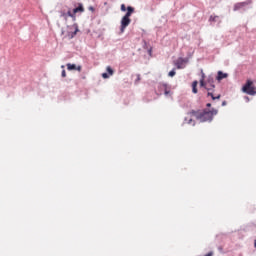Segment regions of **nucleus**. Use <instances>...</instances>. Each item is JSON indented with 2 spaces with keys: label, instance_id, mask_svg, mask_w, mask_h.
<instances>
[{
  "label": "nucleus",
  "instance_id": "nucleus-1",
  "mask_svg": "<svg viewBox=\"0 0 256 256\" xmlns=\"http://www.w3.org/2000/svg\"><path fill=\"white\" fill-rule=\"evenodd\" d=\"M218 111L216 109H212L211 111H195L192 110L189 115H191V117H195L198 121H201V123H205L207 121H213V117H215V115H217Z\"/></svg>",
  "mask_w": 256,
  "mask_h": 256
},
{
  "label": "nucleus",
  "instance_id": "nucleus-2",
  "mask_svg": "<svg viewBox=\"0 0 256 256\" xmlns=\"http://www.w3.org/2000/svg\"><path fill=\"white\" fill-rule=\"evenodd\" d=\"M120 9L123 12L127 11L126 14L121 19V28H120L121 33H125V29H127V27L131 25L130 17L131 15H133V13H135V8H133V6L126 7L125 4H121Z\"/></svg>",
  "mask_w": 256,
  "mask_h": 256
},
{
  "label": "nucleus",
  "instance_id": "nucleus-3",
  "mask_svg": "<svg viewBox=\"0 0 256 256\" xmlns=\"http://www.w3.org/2000/svg\"><path fill=\"white\" fill-rule=\"evenodd\" d=\"M200 86L205 87L207 89L208 97H211L213 101H215V99H221V94H218L217 96H215V94L211 92L215 89V79H213V77L209 76L206 81L201 79Z\"/></svg>",
  "mask_w": 256,
  "mask_h": 256
},
{
  "label": "nucleus",
  "instance_id": "nucleus-4",
  "mask_svg": "<svg viewBox=\"0 0 256 256\" xmlns=\"http://www.w3.org/2000/svg\"><path fill=\"white\" fill-rule=\"evenodd\" d=\"M242 91L247 95H256V87L253 85V81L247 80L246 84L242 87Z\"/></svg>",
  "mask_w": 256,
  "mask_h": 256
},
{
  "label": "nucleus",
  "instance_id": "nucleus-5",
  "mask_svg": "<svg viewBox=\"0 0 256 256\" xmlns=\"http://www.w3.org/2000/svg\"><path fill=\"white\" fill-rule=\"evenodd\" d=\"M247 5H251V0L246 2H239L234 5V11H239V9H243V7H247Z\"/></svg>",
  "mask_w": 256,
  "mask_h": 256
},
{
  "label": "nucleus",
  "instance_id": "nucleus-6",
  "mask_svg": "<svg viewBox=\"0 0 256 256\" xmlns=\"http://www.w3.org/2000/svg\"><path fill=\"white\" fill-rule=\"evenodd\" d=\"M66 67H67L68 71H75L76 70V71H80L81 72V69H82L81 66H77V65L71 64V63H68L66 65Z\"/></svg>",
  "mask_w": 256,
  "mask_h": 256
},
{
  "label": "nucleus",
  "instance_id": "nucleus-7",
  "mask_svg": "<svg viewBox=\"0 0 256 256\" xmlns=\"http://www.w3.org/2000/svg\"><path fill=\"white\" fill-rule=\"evenodd\" d=\"M184 63H185V59L179 58V59L175 62V66L177 67V69H184V68H185Z\"/></svg>",
  "mask_w": 256,
  "mask_h": 256
},
{
  "label": "nucleus",
  "instance_id": "nucleus-8",
  "mask_svg": "<svg viewBox=\"0 0 256 256\" xmlns=\"http://www.w3.org/2000/svg\"><path fill=\"white\" fill-rule=\"evenodd\" d=\"M229 77L228 73H223L222 71H218V75L216 77L217 81H223V79H227Z\"/></svg>",
  "mask_w": 256,
  "mask_h": 256
},
{
  "label": "nucleus",
  "instance_id": "nucleus-9",
  "mask_svg": "<svg viewBox=\"0 0 256 256\" xmlns=\"http://www.w3.org/2000/svg\"><path fill=\"white\" fill-rule=\"evenodd\" d=\"M160 89H164V95L166 97H169V95H171V90L169 89V86H167V84H161Z\"/></svg>",
  "mask_w": 256,
  "mask_h": 256
},
{
  "label": "nucleus",
  "instance_id": "nucleus-10",
  "mask_svg": "<svg viewBox=\"0 0 256 256\" xmlns=\"http://www.w3.org/2000/svg\"><path fill=\"white\" fill-rule=\"evenodd\" d=\"M85 8L83 7V4H79L77 8L73 9L74 15H77V13H84Z\"/></svg>",
  "mask_w": 256,
  "mask_h": 256
},
{
  "label": "nucleus",
  "instance_id": "nucleus-11",
  "mask_svg": "<svg viewBox=\"0 0 256 256\" xmlns=\"http://www.w3.org/2000/svg\"><path fill=\"white\" fill-rule=\"evenodd\" d=\"M197 85H199V82H197V80H195V81L192 83V92H193V93H197Z\"/></svg>",
  "mask_w": 256,
  "mask_h": 256
},
{
  "label": "nucleus",
  "instance_id": "nucleus-12",
  "mask_svg": "<svg viewBox=\"0 0 256 256\" xmlns=\"http://www.w3.org/2000/svg\"><path fill=\"white\" fill-rule=\"evenodd\" d=\"M217 19H219V16L212 15V16H210L209 21L215 23V21H217Z\"/></svg>",
  "mask_w": 256,
  "mask_h": 256
},
{
  "label": "nucleus",
  "instance_id": "nucleus-13",
  "mask_svg": "<svg viewBox=\"0 0 256 256\" xmlns=\"http://www.w3.org/2000/svg\"><path fill=\"white\" fill-rule=\"evenodd\" d=\"M74 27H75V31L73 32L71 37H75V35H77V33H79V27H77V24H75Z\"/></svg>",
  "mask_w": 256,
  "mask_h": 256
},
{
  "label": "nucleus",
  "instance_id": "nucleus-14",
  "mask_svg": "<svg viewBox=\"0 0 256 256\" xmlns=\"http://www.w3.org/2000/svg\"><path fill=\"white\" fill-rule=\"evenodd\" d=\"M106 71L109 75H113V68H111L110 66L106 68Z\"/></svg>",
  "mask_w": 256,
  "mask_h": 256
},
{
  "label": "nucleus",
  "instance_id": "nucleus-15",
  "mask_svg": "<svg viewBox=\"0 0 256 256\" xmlns=\"http://www.w3.org/2000/svg\"><path fill=\"white\" fill-rule=\"evenodd\" d=\"M67 15H68V17H71L72 19H75V13L74 12L72 13L71 11H68Z\"/></svg>",
  "mask_w": 256,
  "mask_h": 256
},
{
  "label": "nucleus",
  "instance_id": "nucleus-16",
  "mask_svg": "<svg viewBox=\"0 0 256 256\" xmlns=\"http://www.w3.org/2000/svg\"><path fill=\"white\" fill-rule=\"evenodd\" d=\"M168 75H169V77H175V75H176L175 70L170 71V72L168 73Z\"/></svg>",
  "mask_w": 256,
  "mask_h": 256
},
{
  "label": "nucleus",
  "instance_id": "nucleus-17",
  "mask_svg": "<svg viewBox=\"0 0 256 256\" xmlns=\"http://www.w3.org/2000/svg\"><path fill=\"white\" fill-rule=\"evenodd\" d=\"M185 121L188 123V125H191V123H193V119L189 118H185Z\"/></svg>",
  "mask_w": 256,
  "mask_h": 256
},
{
  "label": "nucleus",
  "instance_id": "nucleus-18",
  "mask_svg": "<svg viewBox=\"0 0 256 256\" xmlns=\"http://www.w3.org/2000/svg\"><path fill=\"white\" fill-rule=\"evenodd\" d=\"M88 10L91 11L92 13H95V8L93 6H89Z\"/></svg>",
  "mask_w": 256,
  "mask_h": 256
},
{
  "label": "nucleus",
  "instance_id": "nucleus-19",
  "mask_svg": "<svg viewBox=\"0 0 256 256\" xmlns=\"http://www.w3.org/2000/svg\"><path fill=\"white\" fill-rule=\"evenodd\" d=\"M102 77H103V79H109V74L103 73V74H102Z\"/></svg>",
  "mask_w": 256,
  "mask_h": 256
},
{
  "label": "nucleus",
  "instance_id": "nucleus-20",
  "mask_svg": "<svg viewBox=\"0 0 256 256\" xmlns=\"http://www.w3.org/2000/svg\"><path fill=\"white\" fill-rule=\"evenodd\" d=\"M201 75H202L201 79H203V81H205V73L203 72V70H201Z\"/></svg>",
  "mask_w": 256,
  "mask_h": 256
},
{
  "label": "nucleus",
  "instance_id": "nucleus-21",
  "mask_svg": "<svg viewBox=\"0 0 256 256\" xmlns=\"http://www.w3.org/2000/svg\"><path fill=\"white\" fill-rule=\"evenodd\" d=\"M62 77H67V72H65V70H62Z\"/></svg>",
  "mask_w": 256,
  "mask_h": 256
},
{
  "label": "nucleus",
  "instance_id": "nucleus-22",
  "mask_svg": "<svg viewBox=\"0 0 256 256\" xmlns=\"http://www.w3.org/2000/svg\"><path fill=\"white\" fill-rule=\"evenodd\" d=\"M227 105V102L226 101H223L222 102V107H225Z\"/></svg>",
  "mask_w": 256,
  "mask_h": 256
},
{
  "label": "nucleus",
  "instance_id": "nucleus-23",
  "mask_svg": "<svg viewBox=\"0 0 256 256\" xmlns=\"http://www.w3.org/2000/svg\"><path fill=\"white\" fill-rule=\"evenodd\" d=\"M137 81H141V75H137Z\"/></svg>",
  "mask_w": 256,
  "mask_h": 256
},
{
  "label": "nucleus",
  "instance_id": "nucleus-24",
  "mask_svg": "<svg viewBox=\"0 0 256 256\" xmlns=\"http://www.w3.org/2000/svg\"><path fill=\"white\" fill-rule=\"evenodd\" d=\"M205 256H213V252H209V253L206 254Z\"/></svg>",
  "mask_w": 256,
  "mask_h": 256
},
{
  "label": "nucleus",
  "instance_id": "nucleus-25",
  "mask_svg": "<svg viewBox=\"0 0 256 256\" xmlns=\"http://www.w3.org/2000/svg\"><path fill=\"white\" fill-rule=\"evenodd\" d=\"M206 107H211V103L206 104Z\"/></svg>",
  "mask_w": 256,
  "mask_h": 256
},
{
  "label": "nucleus",
  "instance_id": "nucleus-26",
  "mask_svg": "<svg viewBox=\"0 0 256 256\" xmlns=\"http://www.w3.org/2000/svg\"><path fill=\"white\" fill-rule=\"evenodd\" d=\"M254 247L256 248V240H255V242H254Z\"/></svg>",
  "mask_w": 256,
  "mask_h": 256
},
{
  "label": "nucleus",
  "instance_id": "nucleus-27",
  "mask_svg": "<svg viewBox=\"0 0 256 256\" xmlns=\"http://www.w3.org/2000/svg\"><path fill=\"white\" fill-rule=\"evenodd\" d=\"M149 54L151 55V49L149 50Z\"/></svg>",
  "mask_w": 256,
  "mask_h": 256
}]
</instances>
